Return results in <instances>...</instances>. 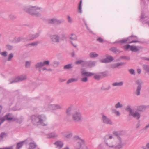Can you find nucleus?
I'll use <instances>...</instances> for the list:
<instances>
[{
    "label": "nucleus",
    "mask_w": 149,
    "mask_h": 149,
    "mask_svg": "<svg viewBox=\"0 0 149 149\" xmlns=\"http://www.w3.org/2000/svg\"><path fill=\"white\" fill-rule=\"evenodd\" d=\"M146 17L145 16V15L144 13H141V19H143L145 18Z\"/></svg>",
    "instance_id": "nucleus-64"
},
{
    "label": "nucleus",
    "mask_w": 149,
    "mask_h": 149,
    "mask_svg": "<svg viewBox=\"0 0 149 149\" xmlns=\"http://www.w3.org/2000/svg\"><path fill=\"white\" fill-rule=\"evenodd\" d=\"M86 71L84 69L82 68L81 70V72L82 74V76H84V74L83 73H85L86 72Z\"/></svg>",
    "instance_id": "nucleus-62"
},
{
    "label": "nucleus",
    "mask_w": 149,
    "mask_h": 149,
    "mask_svg": "<svg viewBox=\"0 0 149 149\" xmlns=\"http://www.w3.org/2000/svg\"><path fill=\"white\" fill-rule=\"evenodd\" d=\"M141 86H138L136 89L135 92V94L137 96H139L140 94V91L141 89Z\"/></svg>",
    "instance_id": "nucleus-25"
},
{
    "label": "nucleus",
    "mask_w": 149,
    "mask_h": 149,
    "mask_svg": "<svg viewBox=\"0 0 149 149\" xmlns=\"http://www.w3.org/2000/svg\"><path fill=\"white\" fill-rule=\"evenodd\" d=\"M47 136L49 138H54L58 137V135L55 133L53 132L48 134Z\"/></svg>",
    "instance_id": "nucleus-24"
},
{
    "label": "nucleus",
    "mask_w": 149,
    "mask_h": 149,
    "mask_svg": "<svg viewBox=\"0 0 149 149\" xmlns=\"http://www.w3.org/2000/svg\"><path fill=\"white\" fill-rule=\"evenodd\" d=\"M111 88V86L109 85L107 87L105 86H102L100 88V89L102 91H108Z\"/></svg>",
    "instance_id": "nucleus-28"
},
{
    "label": "nucleus",
    "mask_w": 149,
    "mask_h": 149,
    "mask_svg": "<svg viewBox=\"0 0 149 149\" xmlns=\"http://www.w3.org/2000/svg\"><path fill=\"white\" fill-rule=\"evenodd\" d=\"M16 120V118H13L11 116L10 114H9L5 115L1 118V123H3L6 120L9 121H15Z\"/></svg>",
    "instance_id": "nucleus-11"
},
{
    "label": "nucleus",
    "mask_w": 149,
    "mask_h": 149,
    "mask_svg": "<svg viewBox=\"0 0 149 149\" xmlns=\"http://www.w3.org/2000/svg\"><path fill=\"white\" fill-rule=\"evenodd\" d=\"M13 57V53H11L8 56V57L7 59V60L8 61H10L12 58Z\"/></svg>",
    "instance_id": "nucleus-51"
},
{
    "label": "nucleus",
    "mask_w": 149,
    "mask_h": 149,
    "mask_svg": "<svg viewBox=\"0 0 149 149\" xmlns=\"http://www.w3.org/2000/svg\"><path fill=\"white\" fill-rule=\"evenodd\" d=\"M84 77H90L93 75L95 74L94 73H92L91 72H86L85 73H83Z\"/></svg>",
    "instance_id": "nucleus-33"
},
{
    "label": "nucleus",
    "mask_w": 149,
    "mask_h": 149,
    "mask_svg": "<svg viewBox=\"0 0 149 149\" xmlns=\"http://www.w3.org/2000/svg\"><path fill=\"white\" fill-rule=\"evenodd\" d=\"M40 33H37L33 34H30L26 38L25 40H32L39 36Z\"/></svg>",
    "instance_id": "nucleus-12"
},
{
    "label": "nucleus",
    "mask_w": 149,
    "mask_h": 149,
    "mask_svg": "<svg viewBox=\"0 0 149 149\" xmlns=\"http://www.w3.org/2000/svg\"><path fill=\"white\" fill-rule=\"evenodd\" d=\"M128 59V60H129L130 58L129 57H127L126 56H121L119 58V59H118V61H119L121 59Z\"/></svg>",
    "instance_id": "nucleus-56"
},
{
    "label": "nucleus",
    "mask_w": 149,
    "mask_h": 149,
    "mask_svg": "<svg viewBox=\"0 0 149 149\" xmlns=\"http://www.w3.org/2000/svg\"><path fill=\"white\" fill-rule=\"evenodd\" d=\"M26 76L25 75L23 74L19 76L14 79H10L8 81L10 82L9 84H11L14 83L21 81L26 79Z\"/></svg>",
    "instance_id": "nucleus-7"
},
{
    "label": "nucleus",
    "mask_w": 149,
    "mask_h": 149,
    "mask_svg": "<svg viewBox=\"0 0 149 149\" xmlns=\"http://www.w3.org/2000/svg\"><path fill=\"white\" fill-rule=\"evenodd\" d=\"M6 47L7 49L9 51L12 50L13 48V46L9 44L7 45H6Z\"/></svg>",
    "instance_id": "nucleus-40"
},
{
    "label": "nucleus",
    "mask_w": 149,
    "mask_h": 149,
    "mask_svg": "<svg viewBox=\"0 0 149 149\" xmlns=\"http://www.w3.org/2000/svg\"><path fill=\"white\" fill-rule=\"evenodd\" d=\"M78 147L76 149H88V147L85 145L84 140H81V141L78 143Z\"/></svg>",
    "instance_id": "nucleus-14"
},
{
    "label": "nucleus",
    "mask_w": 149,
    "mask_h": 149,
    "mask_svg": "<svg viewBox=\"0 0 149 149\" xmlns=\"http://www.w3.org/2000/svg\"><path fill=\"white\" fill-rule=\"evenodd\" d=\"M36 146L35 143L30 142L29 143V147L28 149H35Z\"/></svg>",
    "instance_id": "nucleus-32"
},
{
    "label": "nucleus",
    "mask_w": 149,
    "mask_h": 149,
    "mask_svg": "<svg viewBox=\"0 0 149 149\" xmlns=\"http://www.w3.org/2000/svg\"><path fill=\"white\" fill-rule=\"evenodd\" d=\"M43 66H44L42 62H40L36 63L35 66V68L36 69H38V71L40 72L41 71V68Z\"/></svg>",
    "instance_id": "nucleus-18"
},
{
    "label": "nucleus",
    "mask_w": 149,
    "mask_h": 149,
    "mask_svg": "<svg viewBox=\"0 0 149 149\" xmlns=\"http://www.w3.org/2000/svg\"><path fill=\"white\" fill-rule=\"evenodd\" d=\"M125 110L129 112V114H131L133 111L132 109L131 108V107L130 105H127L126 108Z\"/></svg>",
    "instance_id": "nucleus-36"
},
{
    "label": "nucleus",
    "mask_w": 149,
    "mask_h": 149,
    "mask_svg": "<svg viewBox=\"0 0 149 149\" xmlns=\"http://www.w3.org/2000/svg\"><path fill=\"white\" fill-rule=\"evenodd\" d=\"M72 118L75 122H79L82 120V116L80 112L78 110H75L72 114Z\"/></svg>",
    "instance_id": "nucleus-4"
},
{
    "label": "nucleus",
    "mask_w": 149,
    "mask_h": 149,
    "mask_svg": "<svg viewBox=\"0 0 149 149\" xmlns=\"http://www.w3.org/2000/svg\"><path fill=\"white\" fill-rule=\"evenodd\" d=\"M74 111L72 110L71 107H69L66 109V116L67 118L68 119L72 117V113Z\"/></svg>",
    "instance_id": "nucleus-16"
},
{
    "label": "nucleus",
    "mask_w": 149,
    "mask_h": 149,
    "mask_svg": "<svg viewBox=\"0 0 149 149\" xmlns=\"http://www.w3.org/2000/svg\"><path fill=\"white\" fill-rule=\"evenodd\" d=\"M107 58H108V60L110 61V62H111L114 59L111 56H109Z\"/></svg>",
    "instance_id": "nucleus-59"
},
{
    "label": "nucleus",
    "mask_w": 149,
    "mask_h": 149,
    "mask_svg": "<svg viewBox=\"0 0 149 149\" xmlns=\"http://www.w3.org/2000/svg\"><path fill=\"white\" fill-rule=\"evenodd\" d=\"M97 40L100 43H102L103 42V40L102 38L99 37L97 39Z\"/></svg>",
    "instance_id": "nucleus-60"
},
{
    "label": "nucleus",
    "mask_w": 149,
    "mask_h": 149,
    "mask_svg": "<svg viewBox=\"0 0 149 149\" xmlns=\"http://www.w3.org/2000/svg\"><path fill=\"white\" fill-rule=\"evenodd\" d=\"M128 71L131 74L134 75H135V70L133 69H129Z\"/></svg>",
    "instance_id": "nucleus-53"
},
{
    "label": "nucleus",
    "mask_w": 149,
    "mask_h": 149,
    "mask_svg": "<svg viewBox=\"0 0 149 149\" xmlns=\"http://www.w3.org/2000/svg\"><path fill=\"white\" fill-rule=\"evenodd\" d=\"M26 38L23 37H19L17 38H15L14 39V41L15 43H18L22 41H25L26 40H25Z\"/></svg>",
    "instance_id": "nucleus-22"
},
{
    "label": "nucleus",
    "mask_w": 149,
    "mask_h": 149,
    "mask_svg": "<svg viewBox=\"0 0 149 149\" xmlns=\"http://www.w3.org/2000/svg\"><path fill=\"white\" fill-rule=\"evenodd\" d=\"M102 120L105 124L111 125L112 122L111 119L104 115H102Z\"/></svg>",
    "instance_id": "nucleus-10"
},
{
    "label": "nucleus",
    "mask_w": 149,
    "mask_h": 149,
    "mask_svg": "<svg viewBox=\"0 0 149 149\" xmlns=\"http://www.w3.org/2000/svg\"><path fill=\"white\" fill-rule=\"evenodd\" d=\"M74 139L76 140H78L77 143V146L78 145V143L81 141V140H84L81 139L78 136H76L74 137Z\"/></svg>",
    "instance_id": "nucleus-42"
},
{
    "label": "nucleus",
    "mask_w": 149,
    "mask_h": 149,
    "mask_svg": "<svg viewBox=\"0 0 149 149\" xmlns=\"http://www.w3.org/2000/svg\"><path fill=\"white\" fill-rule=\"evenodd\" d=\"M100 74L95 75L94 78L96 80H99L102 78L108 76V74L105 72L100 73Z\"/></svg>",
    "instance_id": "nucleus-15"
},
{
    "label": "nucleus",
    "mask_w": 149,
    "mask_h": 149,
    "mask_svg": "<svg viewBox=\"0 0 149 149\" xmlns=\"http://www.w3.org/2000/svg\"><path fill=\"white\" fill-rule=\"evenodd\" d=\"M111 110L112 113H114L116 116H120V114L119 111H117L116 109H112Z\"/></svg>",
    "instance_id": "nucleus-34"
},
{
    "label": "nucleus",
    "mask_w": 149,
    "mask_h": 149,
    "mask_svg": "<svg viewBox=\"0 0 149 149\" xmlns=\"http://www.w3.org/2000/svg\"><path fill=\"white\" fill-rule=\"evenodd\" d=\"M136 83L138 85V86H141V84L142 83V81L141 79H138L136 81Z\"/></svg>",
    "instance_id": "nucleus-57"
},
{
    "label": "nucleus",
    "mask_w": 149,
    "mask_h": 149,
    "mask_svg": "<svg viewBox=\"0 0 149 149\" xmlns=\"http://www.w3.org/2000/svg\"><path fill=\"white\" fill-rule=\"evenodd\" d=\"M47 23L49 24L59 25L64 22L63 19H58L56 17H53L48 19Z\"/></svg>",
    "instance_id": "nucleus-6"
},
{
    "label": "nucleus",
    "mask_w": 149,
    "mask_h": 149,
    "mask_svg": "<svg viewBox=\"0 0 149 149\" xmlns=\"http://www.w3.org/2000/svg\"><path fill=\"white\" fill-rule=\"evenodd\" d=\"M100 62L101 63H110V61H109L108 59V58H104L102 60H100Z\"/></svg>",
    "instance_id": "nucleus-44"
},
{
    "label": "nucleus",
    "mask_w": 149,
    "mask_h": 149,
    "mask_svg": "<svg viewBox=\"0 0 149 149\" xmlns=\"http://www.w3.org/2000/svg\"><path fill=\"white\" fill-rule=\"evenodd\" d=\"M82 1L81 0L80 1L79 4L78 6V12L80 13H82V9H81V3Z\"/></svg>",
    "instance_id": "nucleus-37"
},
{
    "label": "nucleus",
    "mask_w": 149,
    "mask_h": 149,
    "mask_svg": "<svg viewBox=\"0 0 149 149\" xmlns=\"http://www.w3.org/2000/svg\"><path fill=\"white\" fill-rule=\"evenodd\" d=\"M6 135V134L4 133H2L0 135V138L1 139L3 138Z\"/></svg>",
    "instance_id": "nucleus-61"
},
{
    "label": "nucleus",
    "mask_w": 149,
    "mask_h": 149,
    "mask_svg": "<svg viewBox=\"0 0 149 149\" xmlns=\"http://www.w3.org/2000/svg\"><path fill=\"white\" fill-rule=\"evenodd\" d=\"M143 68L144 70L147 72H149V65H143Z\"/></svg>",
    "instance_id": "nucleus-50"
},
{
    "label": "nucleus",
    "mask_w": 149,
    "mask_h": 149,
    "mask_svg": "<svg viewBox=\"0 0 149 149\" xmlns=\"http://www.w3.org/2000/svg\"><path fill=\"white\" fill-rule=\"evenodd\" d=\"M31 61H26L25 62V66L26 68H29L30 65Z\"/></svg>",
    "instance_id": "nucleus-52"
},
{
    "label": "nucleus",
    "mask_w": 149,
    "mask_h": 149,
    "mask_svg": "<svg viewBox=\"0 0 149 149\" xmlns=\"http://www.w3.org/2000/svg\"><path fill=\"white\" fill-rule=\"evenodd\" d=\"M141 48L140 46H131L130 50L134 52H137L139 51L140 49Z\"/></svg>",
    "instance_id": "nucleus-20"
},
{
    "label": "nucleus",
    "mask_w": 149,
    "mask_h": 149,
    "mask_svg": "<svg viewBox=\"0 0 149 149\" xmlns=\"http://www.w3.org/2000/svg\"><path fill=\"white\" fill-rule=\"evenodd\" d=\"M123 107V105L120 102H118L115 105V107L116 109L120 108Z\"/></svg>",
    "instance_id": "nucleus-39"
},
{
    "label": "nucleus",
    "mask_w": 149,
    "mask_h": 149,
    "mask_svg": "<svg viewBox=\"0 0 149 149\" xmlns=\"http://www.w3.org/2000/svg\"><path fill=\"white\" fill-rule=\"evenodd\" d=\"M67 20L68 22L70 24H71L72 22V19L71 18L70 16L69 15L67 16Z\"/></svg>",
    "instance_id": "nucleus-55"
},
{
    "label": "nucleus",
    "mask_w": 149,
    "mask_h": 149,
    "mask_svg": "<svg viewBox=\"0 0 149 149\" xmlns=\"http://www.w3.org/2000/svg\"><path fill=\"white\" fill-rule=\"evenodd\" d=\"M83 21L84 22V24L86 27L87 29L91 33H92V31L90 30V29L88 28V26H87V24H86V22L84 19H83Z\"/></svg>",
    "instance_id": "nucleus-49"
},
{
    "label": "nucleus",
    "mask_w": 149,
    "mask_h": 149,
    "mask_svg": "<svg viewBox=\"0 0 149 149\" xmlns=\"http://www.w3.org/2000/svg\"><path fill=\"white\" fill-rule=\"evenodd\" d=\"M96 62L95 61H85L82 64V65L84 67H92L95 65Z\"/></svg>",
    "instance_id": "nucleus-8"
},
{
    "label": "nucleus",
    "mask_w": 149,
    "mask_h": 149,
    "mask_svg": "<svg viewBox=\"0 0 149 149\" xmlns=\"http://www.w3.org/2000/svg\"><path fill=\"white\" fill-rule=\"evenodd\" d=\"M78 81L77 78H71L68 79L67 81V84H69L73 82H77Z\"/></svg>",
    "instance_id": "nucleus-26"
},
{
    "label": "nucleus",
    "mask_w": 149,
    "mask_h": 149,
    "mask_svg": "<svg viewBox=\"0 0 149 149\" xmlns=\"http://www.w3.org/2000/svg\"><path fill=\"white\" fill-rule=\"evenodd\" d=\"M39 43V42L38 41H35L29 44L28 45H30L31 46H37Z\"/></svg>",
    "instance_id": "nucleus-47"
},
{
    "label": "nucleus",
    "mask_w": 149,
    "mask_h": 149,
    "mask_svg": "<svg viewBox=\"0 0 149 149\" xmlns=\"http://www.w3.org/2000/svg\"><path fill=\"white\" fill-rule=\"evenodd\" d=\"M129 116L139 120L141 117V114L138 111H133L131 114H129Z\"/></svg>",
    "instance_id": "nucleus-13"
},
{
    "label": "nucleus",
    "mask_w": 149,
    "mask_h": 149,
    "mask_svg": "<svg viewBox=\"0 0 149 149\" xmlns=\"http://www.w3.org/2000/svg\"><path fill=\"white\" fill-rule=\"evenodd\" d=\"M9 17L11 20H14L16 18V16L14 14L11 13L9 15Z\"/></svg>",
    "instance_id": "nucleus-38"
},
{
    "label": "nucleus",
    "mask_w": 149,
    "mask_h": 149,
    "mask_svg": "<svg viewBox=\"0 0 149 149\" xmlns=\"http://www.w3.org/2000/svg\"><path fill=\"white\" fill-rule=\"evenodd\" d=\"M100 62L101 63H110V61H109L108 59V58H104L102 60H100Z\"/></svg>",
    "instance_id": "nucleus-43"
},
{
    "label": "nucleus",
    "mask_w": 149,
    "mask_h": 149,
    "mask_svg": "<svg viewBox=\"0 0 149 149\" xmlns=\"http://www.w3.org/2000/svg\"><path fill=\"white\" fill-rule=\"evenodd\" d=\"M146 107L143 106H140L137 107V110L138 112H142L145 110Z\"/></svg>",
    "instance_id": "nucleus-29"
},
{
    "label": "nucleus",
    "mask_w": 149,
    "mask_h": 149,
    "mask_svg": "<svg viewBox=\"0 0 149 149\" xmlns=\"http://www.w3.org/2000/svg\"><path fill=\"white\" fill-rule=\"evenodd\" d=\"M43 66L49 65L50 63L49 61V60H45L43 62H42Z\"/></svg>",
    "instance_id": "nucleus-48"
},
{
    "label": "nucleus",
    "mask_w": 149,
    "mask_h": 149,
    "mask_svg": "<svg viewBox=\"0 0 149 149\" xmlns=\"http://www.w3.org/2000/svg\"><path fill=\"white\" fill-rule=\"evenodd\" d=\"M121 132L114 131L113 134L116 137L117 140L115 143L111 142L108 141V140L113 138L112 136L107 134L104 136V141L106 145L109 148L113 149H121L123 146L122 143V140L120 136L121 135Z\"/></svg>",
    "instance_id": "nucleus-1"
},
{
    "label": "nucleus",
    "mask_w": 149,
    "mask_h": 149,
    "mask_svg": "<svg viewBox=\"0 0 149 149\" xmlns=\"http://www.w3.org/2000/svg\"><path fill=\"white\" fill-rule=\"evenodd\" d=\"M50 40L54 43H58L60 42V37L58 35H51L50 37Z\"/></svg>",
    "instance_id": "nucleus-9"
},
{
    "label": "nucleus",
    "mask_w": 149,
    "mask_h": 149,
    "mask_svg": "<svg viewBox=\"0 0 149 149\" xmlns=\"http://www.w3.org/2000/svg\"><path fill=\"white\" fill-rule=\"evenodd\" d=\"M42 9L41 7L31 6H24L23 8V10L25 11L32 16L37 17L41 16L40 11Z\"/></svg>",
    "instance_id": "nucleus-2"
},
{
    "label": "nucleus",
    "mask_w": 149,
    "mask_h": 149,
    "mask_svg": "<svg viewBox=\"0 0 149 149\" xmlns=\"http://www.w3.org/2000/svg\"><path fill=\"white\" fill-rule=\"evenodd\" d=\"M84 62H85V61H84L83 60H80L77 61L75 63L77 64H80L82 63H83Z\"/></svg>",
    "instance_id": "nucleus-54"
},
{
    "label": "nucleus",
    "mask_w": 149,
    "mask_h": 149,
    "mask_svg": "<svg viewBox=\"0 0 149 149\" xmlns=\"http://www.w3.org/2000/svg\"><path fill=\"white\" fill-rule=\"evenodd\" d=\"M126 64V63L124 62L118 63L111 65V67L113 68H116L119 66L123 65Z\"/></svg>",
    "instance_id": "nucleus-19"
},
{
    "label": "nucleus",
    "mask_w": 149,
    "mask_h": 149,
    "mask_svg": "<svg viewBox=\"0 0 149 149\" xmlns=\"http://www.w3.org/2000/svg\"><path fill=\"white\" fill-rule=\"evenodd\" d=\"M54 144L57 147H59V149L61 148L63 146V142L60 141H57L54 143Z\"/></svg>",
    "instance_id": "nucleus-23"
},
{
    "label": "nucleus",
    "mask_w": 149,
    "mask_h": 149,
    "mask_svg": "<svg viewBox=\"0 0 149 149\" xmlns=\"http://www.w3.org/2000/svg\"><path fill=\"white\" fill-rule=\"evenodd\" d=\"M59 64V62L56 61H54L53 62L52 65L54 67H57Z\"/></svg>",
    "instance_id": "nucleus-41"
},
{
    "label": "nucleus",
    "mask_w": 149,
    "mask_h": 149,
    "mask_svg": "<svg viewBox=\"0 0 149 149\" xmlns=\"http://www.w3.org/2000/svg\"><path fill=\"white\" fill-rule=\"evenodd\" d=\"M133 37L136 38V39H138V38L136 36L132 35L131 36L128 37L127 38L123 39L121 40L116 42L121 43H136L140 42L138 40H133L132 38Z\"/></svg>",
    "instance_id": "nucleus-5"
},
{
    "label": "nucleus",
    "mask_w": 149,
    "mask_h": 149,
    "mask_svg": "<svg viewBox=\"0 0 149 149\" xmlns=\"http://www.w3.org/2000/svg\"><path fill=\"white\" fill-rule=\"evenodd\" d=\"M81 80L82 82H86L88 81V79L87 77H85L84 78H82L81 79Z\"/></svg>",
    "instance_id": "nucleus-58"
},
{
    "label": "nucleus",
    "mask_w": 149,
    "mask_h": 149,
    "mask_svg": "<svg viewBox=\"0 0 149 149\" xmlns=\"http://www.w3.org/2000/svg\"><path fill=\"white\" fill-rule=\"evenodd\" d=\"M89 56L91 58L96 57L98 56V54L95 52H91L89 54Z\"/></svg>",
    "instance_id": "nucleus-35"
},
{
    "label": "nucleus",
    "mask_w": 149,
    "mask_h": 149,
    "mask_svg": "<svg viewBox=\"0 0 149 149\" xmlns=\"http://www.w3.org/2000/svg\"><path fill=\"white\" fill-rule=\"evenodd\" d=\"M123 83L122 81H121L119 82H115L112 83V85L113 86H121L123 85Z\"/></svg>",
    "instance_id": "nucleus-31"
},
{
    "label": "nucleus",
    "mask_w": 149,
    "mask_h": 149,
    "mask_svg": "<svg viewBox=\"0 0 149 149\" xmlns=\"http://www.w3.org/2000/svg\"><path fill=\"white\" fill-rule=\"evenodd\" d=\"M110 50L116 54H119L122 52L119 50L116 47H112L110 48Z\"/></svg>",
    "instance_id": "nucleus-21"
},
{
    "label": "nucleus",
    "mask_w": 149,
    "mask_h": 149,
    "mask_svg": "<svg viewBox=\"0 0 149 149\" xmlns=\"http://www.w3.org/2000/svg\"><path fill=\"white\" fill-rule=\"evenodd\" d=\"M73 135L72 133L70 132H67V134L66 136V137L67 138H70Z\"/></svg>",
    "instance_id": "nucleus-45"
},
{
    "label": "nucleus",
    "mask_w": 149,
    "mask_h": 149,
    "mask_svg": "<svg viewBox=\"0 0 149 149\" xmlns=\"http://www.w3.org/2000/svg\"><path fill=\"white\" fill-rule=\"evenodd\" d=\"M49 107L52 110L60 109L62 108L61 105L57 104H51L49 105Z\"/></svg>",
    "instance_id": "nucleus-17"
},
{
    "label": "nucleus",
    "mask_w": 149,
    "mask_h": 149,
    "mask_svg": "<svg viewBox=\"0 0 149 149\" xmlns=\"http://www.w3.org/2000/svg\"><path fill=\"white\" fill-rule=\"evenodd\" d=\"M69 38L72 40H76L77 39V36L74 34L72 33L69 36Z\"/></svg>",
    "instance_id": "nucleus-27"
},
{
    "label": "nucleus",
    "mask_w": 149,
    "mask_h": 149,
    "mask_svg": "<svg viewBox=\"0 0 149 149\" xmlns=\"http://www.w3.org/2000/svg\"><path fill=\"white\" fill-rule=\"evenodd\" d=\"M31 118L32 122L34 124H41L43 126L47 125L44 123V122L46 119V116L44 115H33L31 116Z\"/></svg>",
    "instance_id": "nucleus-3"
},
{
    "label": "nucleus",
    "mask_w": 149,
    "mask_h": 149,
    "mask_svg": "<svg viewBox=\"0 0 149 149\" xmlns=\"http://www.w3.org/2000/svg\"><path fill=\"white\" fill-rule=\"evenodd\" d=\"M25 141H23L22 142H20L18 143L17 145L16 149H19L23 145Z\"/></svg>",
    "instance_id": "nucleus-30"
},
{
    "label": "nucleus",
    "mask_w": 149,
    "mask_h": 149,
    "mask_svg": "<svg viewBox=\"0 0 149 149\" xmlns=\"http://www.w3.org/2000/svg\"><path fill=\"white\" fill-rule=\"evenodd\" d=\"M3 149H13V146H11L8 147H5L3 148Z\"/></svg>",
    "instance_id": "nucleus-63"
},
{
    "label": "nucleus",
    "mask_w": 149,
    "mask_h": 149,
    "mask_svg": "<svg viewBox=\"0 0 149 149\" xmlns=\"http://www.w3.org/2000/svg\"><path fill=\"white\" fill-rule=\"evenodd\" d=\"M72 68V64H70L66 65L64 67V68L65 69H69Z\"/></svg>",
    "instance_id": "nucleus-46"
}]
</instances>
